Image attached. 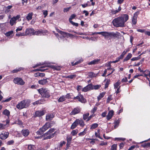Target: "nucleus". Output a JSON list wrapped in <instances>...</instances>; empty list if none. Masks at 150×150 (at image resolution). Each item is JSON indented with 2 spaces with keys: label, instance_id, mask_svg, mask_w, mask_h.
I'll list each match as a JSON object with an SVG mask.
<instances>
[{
  "label": "nucleus",
  "instance_id": "393cba45",
  "mask_svg": "<svg viewBox=\"0 0 150 150\" xmlns=\"http://www.w3.org/2000/svg\"><path fill=\"white\" fill-rule=\"evenodd\" d=\"M45 101V100L43 99H41L36 101L35 102L33 103V105L40 104L43 103Z\"/></svg>",
  "mask_w": 150,
  "mask_h": 150
},
{
  "label": "nucleus",
  "instance_id": "6e6552de",
  "mask_svg": "<svg viewBox=\"0 0 150 150\" xmlns=\"http://www.w3.org/2000/svg\"><path fill=\"white\" fill-rule=\"evenodd\" d=\"M9 134V133L8 132L3 131L0 134V138L2 140H4L8 138Z\"/></svg>",
  "mask_w": 150,
  "mask_h": 150
},
{
  "label": "nucleus",
  "instance_id": "052dcab7",
  "mask_svg": "<svg viewBox=\"0 0 150 150\" xmlns=\"http://www.w3.org/2000/svg\"><path fill=\"white\" fill-rule=\"evenodd\" d=\"M82 86L80 85H78L77 86V90L79 91H80L81 89H82Z\"/></svg>",
  "mask_w": 150,
  "mask_h": 150
},
{
  "label": "nucleus",
  "instance_id": "473e14b6",
  "mask_svg": "<svg viewBox=\"0 0 150 150\" xmlns=\"http://www.w3.org/2000/svg\"><path fill=\"white\" fill-rule=\"evenodd\" d=\"M88 76L90 78L95 77L96 76V74L92 72H88Z\"/></svg>",
  "mask_w": 150,
  "mask_h": 150
},
{
  "label": "nucleus",
  "instance_id": "c756f323",
  "mask_svg": "<svg viewBox=\"0 0 150 150\" xmlns=\"http://www.w3.org/2000/svg\"><path fill=\"white\" fill-rule=\"evenodd\" d=\"M132 55L131 53H129L126 57L124 59L123 62L129 60L132 57Z\"/></svg>",
  "mask_w": 150,
  "mask_h": 150
},
{
  "label": "nucleus",
  "instance_id": "de8ad7c7",
  "mask_svg": "<svg viewBox=\"0 0 150 150\" xmlns=\"http://www.w3.org/2000/svg\"><path fill=\"white\" fill-rule=\"evenodd\" d=\"M110 80H107L105 85V88H107L110 84Z\"/></svg>",
  "mask_w": 150,
  "mask_h": 150
},
{
  "label": "nucleus",
  "instance_id": "ddd939ff",
  "mask_svg": "<svg viewBox=\"0 0 150 150\" xmlns=\"http://www.w3.org/2000/svg\"><path fill=\"white\" fill-rule=\"evenodd\" d=\"M92 89V85L90 84L82 89V91L83 92H86Z\"/></svg>",
  "mask_w": 150,
  "mask_h": 150
},
{
  "label": "nucleus",
  "instance_id": "6e6d98bb",
  "mask_svg": "<svg viewBox=\"0 0 150 150\" xmlns=\"http://www.w3.org/2000/svg\"><path fill=\"white\" fill-rule=\"evenodd\" d=\"M118 12L116 10H112L111 11V13L112 14H116L117 13H118Z\"/></svg>",
  "mask_w": 150,
  "mask_h": 150
},
{
  "label": "nucleus",
  "instance_id": "ea45409f",
  "mask_svg": "<svg viewBox=\"0 0 150 150\" xmlns=\"http://www.w3.org/2000/svg\"><path fill=\"white\" fill-rule=\"evenodd\" d=\"M89 113H87L85 114H84L83 115V119L84 120H87L88 118V117L89 115Z\"/></svg>",
  "mask_w": 150,
  "mask_h": 150
},
{
  "label": "nucleus",
  "instance_id": "603ef678",
  "mask_svg": "<svg viewBox=\"0 0 150 150\" xmlns=\"http://www.w3.org/2000/svg\"><path fill=\"white\" fill-rule=\"evenodd\" d=\"M137 30L138 32H141V33H145L146 31H145V30L144 29H138Z\"/></svg>",
  "mask_w": 150,
  "mask_h": 150
},
{
  "label": "nucleus",
  "instance_id": "69168bd1",
  "mask_svg": "<svg viewBox=\"0 0 150 150\" xmlns=\"http://www.w3.org/2000/svg\"><path fill=\"white\" fill-rule=\"evenodd\" d=\"M71 7L64 8V12H67L68 11L69 9Z\"/></svg>",
  "mask_w": 150,
  "mask_h": 150
},
{
  "label": "nucleus",
  "instance_id": "f8f14e48",
  "mask_svg": "<svg viewBox=\"0 0 150 150\" xmlns=\"http://www.w3.org/2000/svg\"><path fill=\"white\" fill-rule=\"evenodd\" d=\"M47 30H38V31H35L34 33V35H41L42 34L44 35L46 32Z\"/></svg>",
  "mask_w": 150,
  "mask_h": 150
},
{
  "label": "nucleus",
  "instance_id": "dca6fc26",
  "mask_svg": "<svg viewBox=\"0 0 150 150\" xmlns=\"http://www.w3.org/2000/svg\"><path fill=\"white\" fill-rule=\"evenodd\" d=\"M114 111L112 110H110L109 111L107 115L106 116V118L108 120H109L111 118L113 115Z\"/></svg>",
  "mask_w": 150,
  "mask_h": 150
},
{
  "label": "nucleus",
  "instance_id": "49530a36",
  "mask_svg": "<svg viewBox=\"0 0 150 150\" xmlns=\"http://www.w3.org/2000/svg\"><path fill=\"white\" fill-rule=\"evenodd\" d=\"M120 83L117 81L116 83L114 84V87L115 88H118V86L120 85Z\"/></svg>",
  "mask_w": 150,
  "mask_h": 150
},
{
  "label": "nucleus",
  "instance_id": "4d7b16f0",
  "mask_svg": "<svg viewBox=\"0 0 150 150\" xmlns=\"http://www.w3.org/2000/svg\"><path fill=\"white\" fill-rule=\"evenodd\" d=\"M70 23L73 25H75L76 27H77L78 26V23H74L72 21H71Z\"/></svg>",
  "mask_w": 150,
  "mask_h": 150
},
{
  "label": "nucleus",
  "instance_id": "c85d7f7f",
  "mask_svg": "<svg viewBox=\"0 0 150 150\" xmlns=\"http://www.w3.org/2000/svg\"><path fill=\"white\" fill-rule=\"evenodd\" d=\"M66 97L64 96H62L60 97L58 100L59 102H62L65 100Z\"/></svg>",
  "mask_w": 150,
  "mask_h": 150
},
{
  "label": "nucleus",
  "instance_id": "680f3d73",
  "mask_svg": "<svg viewBox=\"0 0 150 150\" xmlns=\"http://www.w3.org/2000/svg\"><path fill=\"white\" fill-rule=\"evenodd\" d=\"M72 139V137H67V142H70Z\"/></svg>",
  "mask_w": 150,
  "mask_h": 150
},
{
  "label": "nucleus",
  "instance_id": "20e7f679",
  "mask_svg": "<svg viewBox=\"0 0 150 150\" xmlns=\"http://www.w3.org/2000/svg\"><path fill=\"white\" fill-rule=\"evenodd\" d=\"M55 130L54 128H51L47 132L44 134L43 136L44 137V140L48 139H50L54 137V133H52Z\"/></svg>",
  "mask_w": 150,
  "mask_h": 150
},
{
  "label": "nucleus",
  "instance_id": "58836bf2",
  "mask_svg": "<svg viewBox=\"0 0 150 150\" xmlns=\"http://www.w3.org/2000/svg\"><path fill=\"white\" fill-rule=\"evenodd\" d=\"M98 124L97 123H94L93 124L91 125V129H95L96 128L98 127Z\"/></svg>",
  "mask_w": 150,
  "mask_h": 150
},
{
  "label": "nucleus",
  "instance_id": "8fccbe9b",
  "mask_svg": "<svg viewBox=\"0 0 150 150\" xmlns=\"http://www.w3.org/2000/svg\"><path fill=\"white\" fill-rule=\"evenodd\" d=\"M14 143V141L12 140L8 141L7 142V144L8 145H10Z\"/></svg>",
  "mask_w": 150,
  "mask_h": 150
},
{
  "label": "nucleus",
  "instance_id": "a211bd4d",
  "mask_svg": "<svg viewBox=\"0 0 150 150\" xmlns=\"http://www.w3.org/2000/svg\"><path fill=\"white\" fill-rule=\"evenodd\" d=\"M40 65H43L40 67V68H44L46 67H49L47 63H44V64H41V63H40L39 64H37L34 67H33V68H35Z\"/></svg>",
  "mask_w": 150,
  "mask_h": 150
},
{
  "label": "nucleus",
  "instance_id": "f3484780",
  "mask_svg": "<svg viewBox=\"0 0 150 150\" xmlns=\"http://www.w3.org/2000/svg\"><path fill=\"white\" fill-rule=\"evenodd\" d=\"M22 135L24 137L27 136L29 134V131L28 129H23L21 132Z\"/></svg>",
  "mask_w": 150,
  "mask_h": 150
},
{
  "label": "nucleus",
  "instance_id": "37998d69",
  "mask_svg": "<svg viewBox=\"0 0 150 150\" xmlns=\"http://www.w3.org/2000/svg\"><path fill=\"white\" fill-rule=\"evenodd\" d=\"M76 75L75 74L70 75L68 76H67V78L69 79H73L74 78L76 77Z\"/></svg>",
  "mask_w": 150,
  "mask_h": 150
},
{
  "label": "nucleus",
  "instance_id": "5701e85b",
  "mask_svg": "<svg viewBox=\"0 0 150 150\" xmlns=\"http://www.w3.org/2000/svg\"><path fill=\"white\" fill-rule=\"evenodd\" d=\"M48 79H46L39 80L38 81V83L42 85L45 84L46 83L48 82Z\"/></svg>",
  "mask_w": 150,
  "mask_h": 150
},
{
  "label": "nucleus",
  "instance_id": "9d476101",
  "mask_svg": "<svg viewBox=\"0 0 150 150\" xmlns=\"http://www.w3.org/2000/svg\"><path fill=\"white\" fill-rule=\"evenodd\" d=\"M20 16L17 15L15 17H13L12 18L10 21V23L11 25H13L16 23V21L20 18Z\"/></svg>",
  "mask_w": 150,
  "mask_h": 150
},
{
  "label": "nucleus",
  "instance_id": "a19ab883",
  "mask_svg": "<svg viewBox=\"0 0 150 150\" xmlns=\"http://www.w3.org/2000/svg\"><path fill=\"white\" fill-rule=\"evenodd\" d=\"M76 16V15L74 14H72L69 18V21L70 23L71 21H72L71 20L72 19L74 18Z\"/></svg>",
  "mask_w": 150,
  "mask_h": 150
},
{
  "label": "nucleus",
  "instance_id": "412c9836",
  "mask_svg": "<svg viewBox=\"0 0 150 150\" xmlns=\"http://www.w3.org/2000/svg\"><path fill=\"white\" fill-rule=\"evenodd\" d=\"M44 129V130H46L48 129L49 128L51 127V124L49 122H47L43 127Z\"/></svg>",
  "mask_w": 150,
  "mask_h": 150
},
{
  "label": "nucleus",
  "instance_id": "bb28decb",
  "mask_svg": "<svg viewBox=\"0 0 150 150\" xmlns=\"http://www.w3.org/2000/svg\"><path fill=\"white\" fill-rule=\"evenodd\" d=\"M77 121L78 124H79L80 126L83 127L84 125L85 124L82 120H79V119H77Z\"/></svg>",
  "mask_w": 150,
  "mask_h": 150
},
{
  "label": "nucleus",
  "instance_id": "a878e982",
  "mask_svg": "<svg viewBox=\"0 0 150 150\" xmlns=\"http://www.w3.org/2000/svg\"><path fill=\"white\" fill-rule=\"evenodd\" d=\"M78 125V121H77V120L75 121L72 124L71 127V129H73L75 128Z\"/></svg>",
  "mask_w": 150,
  "mask_h": 150
},
{
  "label": "nucleus",
  "instance_id": "f704fd0d",
  "mask_svg": "<svg viewBox=\"0 0 150 150\" xmlns=\"http://www.w3.org/2000/svg\"><path fill=\"white\" fill-rule=\"evenodd\" d=\"M105 93L104 92L100 93L99 96L98 97V101L104 96Z\"/></svg>",
  "mask_w": 150,
  "mask_h": 150
},
{
  "label": "nucleus",
  "instance_id": "1a4fd4ad",
  "mask_svg": "<svg viewBox=\"0 0 150 150\" xmlns=\"http://www.w3.org/2000/svg\"><path fill=\"white\" fill-rule=\"evenodd\" d=\"M34 30L32 28H28L25 30V36L28 35H34Z\"/></svg>",
  "mask_w": 150,
  "mask_h": 150
},
{
  "label": "nucleus",
  "instance_id": "2eb2a0df",
  "mask_svg": "<svg viewBox=\"0 0 150 150\" xmlns=\"http://www.w3.org/2000/svg\"><path fill=\"white\" fill-rule=\"evenodd\" d=\"M139 14V12H136L134 14L132 20V23L134 25H135L137 23V17Z\"/></svg>",
  "mask_w": 150,
  "mask_h": 150
},
{
  "label": "nucleus",
  "instance_id": "0eeeda50",
  "mask_svg": "<svg viewBox=\"0 0 150 150\" xmlns=\"http://www.w3.org/2000/svg\"><path fill=\"white\" fill-rule=\"evenodd\" d=\"M13 81L14 83L18 85H23L25 84V82L21 78H15L14 79Z\"/></svg>",
  "mask_w": 150,
  "mask_h": 150
},
{
  "label": "nucleus",
  "instance_id": "39448f33",
  "mask_svg": "<svg viewBox=\"0 0 150 150\" xmlns=\"http://www.w3.org/2000/svg\"><path fill=\"white\" fill-rule=\"evenodd\" d=\"M28 106V103L25 100H23L16 105V107L18 109H22L26 108Z\"/></svg>",
  "mask_w": 150,
  "mask_h": 150
},
{
  "label": "nucleus",
  "instance_id": "79ce46f5",
  "mask_svg": "<svg viewBox=\"0 0 150 150\" xmlns=\"http://www.w3.org/2000/svg\"><path fill=\"white\" fill-rule=\"evenodd\" d=\"M21 68H19L18 69H16L13 70L12 71V72L13 73H16L18 71H20V70H21Z\"/></svg>",
  "mask_w": 150,
  "mask_h": 150
},
{
  "label": "nucleus",
  "instance_id": "2f4dec72",
  "mask_svg": "<svg viewBox=\"0 0 150 150\" xmlns=\"http://www.w3.org/2000/svg\"><path fill=\"white\" fill-rule=\"evenodd\" d=\"M87 130V129L86 128L83 131L79 133L78 135L80 136H82L86 134V132Z\"/></svg>",
  "mask_w": 150,
  "mask_h": 150
},
{
  "label": "nucleus",
  "instance_id": "3c124183",
  "mask_svg": "<svg viewBox=\"0 0 150 150\" xmlns=\"http://www.w3.org/2000/svg\"><path fill=\"white\" fill-rule=\"evenodd\" d=\"M100 87V85H96L94 86V89L95 90L98 89Z\"/></svg>",
  "mask_w": 150,
  "mask_h": 150
},
{
  "label": "nucleus",
  "instance_id": "7c9ffc66",
  "mask_svg": "<svg viewBox=\"0 0 150 150\" xmlns=\"http://www.w3.org/2000/svg\"><path fill=\"white\" fill-rule=\"evenodd\" d=\"M33 13H29L26 17L28 21L31 20L32 18Z\"/></svg>",
  "mask_w": 150,
  "mask_h": 150
},
{
  "label": "nucleus",
  "instance_id": "4c0bfd02",
  "mask_svg": "<svg viewBox=\"0 0 150 150\" xmlns=\"http://www.w3.org/2000/svg\"><path fill=\"white\" fill-rule=\"evenodd\" d=\"M78 132V130L76 129L73 130L71 132V133L73 136H74L77 134Z\"/></svg>",
  "mask_w": 150,
  "mask_h": 150
},
{
  "label": "nucleus",
  "instance_id": "bf43d9fd",
  "mask_svg": "<svg viewBox=\"0 0 150 150\" xmlns=\"http://www.w3.org/2000/svg\"><path fill=\"white\" fill-rule=\"evenodd\" d=\"M95 135L96 137H98V138H99L101 139H102V138L100 136L99 133H98L96 132L95 133Z\"/></svg>",
  "mask_w": 150,
  "mask_h": 150
},
{
  "label": "nucleus",
  "instance_id": "c03bdc74",
  "mask_svg": "<svg viewBox=\"0 0 150 150\" xmlns=\"http://www.w3.org/2000/svg\"><path fill=\"white\" fill-rule=\"evenodd\" d=\"M16 36H25V33H19L16 34Z\"/></svg>",
  "mask_w": 150,
  "mask_h": 150
},
{
  "label": "nucleus",
  "instance_id": "864d4df0",
  "mask_svg": "<svg viewBox=\"0 0 150 150\" xmlns=\"http://www.w3.org/2000/svg\"><path fill=\"white\" fill-rule=\"evenodd\" d=\"M5 125L3 124L0 123V130L4 129Z\"/></svg>",
  "mask_w": 150,
  "mask_h": 150
},
{
  "label": "nucleus",
  "instance_id": "cd10ccee",
  "mask_svg": "<svg viewBox=\"0 0 150 150\" xmlns=\"http://www.w3.org/2000/svg\"><path fill=\"white\" fill-rule=\"evenodd\" d=\"M35 147L33 145L29 144L28 145V150H35Z\"/></svg>",
  "mask_w": 150,
  "mask_h": 150
},
{
  "label": "nucleus",
  "instance_id": "4468645a",
  "mask_svg": "<svg viewBox=\"0 0 150 150\" xmlns=\"http://www.w3.org/2000/svg\"><path fill=\"white\" fill-rule=\"evenodd\" d=\"M45 113V111L44 110L41 111H37L35 112V115L37 117H40L43 115Z\"/></svg>",
  "mask_w": 150,
  "mask_h": 150
},
{
  "label": "nucleus",
  "instance_id": "4be33fe9",
  "mask_svg": "<svg viewBox=\"0 0 150 150\" xmlns=\"http://www.w3.org/2000/svg\"><path fill=\"white\" fill-rule=\"evenodd\" d=\"M54 117V115L53 114H48L46 116V119L47 120H51Z\"/></svg>",
  "mask_w": 150,
  "mask_h": 150
},
{
  "label": "nucleus",
  "instance_id": "09e8293b",
  "mask_svg": "<svg viewBox=\"0 0 150 150\" xmlns=\"http://www.w3.org/2000/svg\"><path fill=\"white\" fill-rule=\"evenodd\" d=\"M57 31L60 34L62 35L63 36H64V33H65V32H63L62 31H60L59 29H56Z\"/></svg>",
  "mask_w": 150,
  "mask_h": 150
},
{
  "label": "nucleus",
  "instance_id": "f03ea898",
  "mask_svg": "<svg viewBox=\"0 0 150 150\" xmlns=\"http://www.w3.org/2000/svg\"><path fill=\"white\" fill-rule=\"evenodd\" d=\"M119 33H116L113 32H108L104 31L103 36L104 37L105 39L109 38L110 39L113 38H118L119 36Z\"/></svg>",
  "mask_w": 150,
  "mask_h": 150
},
{
  "label": "nucleus",
  "instance_id": "f257e3e1",
  "mask_svg": "<svg viewBox=\"0 0 150 150\" xmlns=\"http://www.w3.org/2000/svg\"><path fill=\"white\" fill-rule=\"evenodd\" d=\"M128 16L124 14L121 17L114 19L112 21L113 25L116 27H125V23L128 19Z\"/></svg>",
  "mask_w": 150,
  "mask_h": 150
},
{
  "label": "nucleus",
  "instance_id": "13d9d810",
  "mask_svg": "<svg viewBox=\"0 0 150 150\" xmlns=\"http://www.w3.org/2000/svg\"><path fill=\"white\" fill-rule=\"evenodd\" d=\"M11 97H10L9 98H7V99H6V100H2V102L3 103V102H8V101H9L10 100H11Z\"/></svg>",
  "mask_w": 150,
  "mask_h": 150
},
{
  "label": "nucleus",
  "instance_id": "5fc2aeb1",
  "mask_svg": "<svg viewBox=\"0 0 150 150\" xmlns=\"http://www.w3.org/2000/svg\"><path fill=\"white\" fill-rule=\"evenodd\" d=\"M66 97V98H67L68 99H70L71 98V95L70 93H67V95L65 96Z\"/></svg>",
  "mask_w": 150,
  "mask_h": 150
},
{
  "label": "nucleus",
  "instance_id": "e433bc0d",
  "mask_svg": "<svg viewBox=\"0 0 150 150\" xmlns=\"http://www.w3.org/2000/svg\"><path fill=\"white\" fill-rule=\"evenodd\" d=\"M67 36H68L69 37H73V36H74V35L71 34H70L67 33L65 32L63 37H65Z\"/></svg>",
  "mask_w": 150,
  "mask_h": 150
},
{
  "label": "nucleus",
  "instance_id": "e2e57ef3",
  "mask_svg": "<svg viewBox=\"0 0 150 150\" xmlns=\"http://www.w3.org/2000/svg\"><path fill=\"white\" fill-rule=\"evenodd\" d=\"M122 82H126L127 81V78L126 77L123 78L121 81Z\"/></svg>",
  "mask_w": 150,
  "mask_h": 150
},
{
  "label": "nucleus",
  "instance_id": "aec40b11",
  "mask_svg": "<svg viewBox=\"0 0 150 150\" xmlns=\"http://www.w3.org/2000/svg\"><path fill=\"white\" fill-rule=\"evenodd\" d=\"M5 35L7 37H10V38H12L13 36V31L12 30L8 31L6 33Z\"/></svg>",
  "mask_w": 150,
  "mask_h": 150
},
{
  "label": "nucleus",
  "instance_id": "9b49d317",
  "mask_svg": "<svg viewBox=\"0 0 150 150\" xmlns=\"http://www.w3.org/2000/svg\"><path fill=\"white\" fill-rule=\"evenodd\" d=\"M81 111L79 108L77 107L74 108L70 113L71 115H75L79 113Z\"/></svg>",
  "mask_w": 150,
  "mask_h": 150
},
{
  "label": "nucleus",
  "instance_id": "a18cd8bd",
  "mask_svg": "<svg viewBox=\"0 0 150 150\" xmlns=\"http://www.w3.org/2000/svg\"><path fill=\"white\" fill-rule=\"evenodd\" d=\"M117 145L116 144H114L111 146V150H116Z\"/></svg>",
  "mask_w": 150,
  "mask_h": 150
},
{
  "label": "nucleus",
  "instance_id": "338daca9",
  "mask_svg": "<svg viewBox=\"0 0 150 150\" xmlns=\"http://www.w3.org/2000/svg\"><path fill=\"white\" fill-rule=\"evenodd\" d=\"M112 100L111 96H109L107 100V102L108 103L111 100Z\"/></svg>",
  "mask_w": 150,
  "mask_h": 150
},
{
  "label": "nucleus",
  "instance_id": "7ed1b4c3",
  "mask_svg": "<svg viewBox=\"0 0 150 150\" xmlns=\"http://www.w3.org/2000/svg\"><path fill=\"white\" fill-rule=\"evenodd\" d=\"M41 96L46 98H49L50 96V91L46 88H41L38 90Z\"/></svg>",
  "mask_w": 150,
  "mask_h": 150
},
{
  "label": "nucleus",
  "instance_id": "b1692460",
  "mask_svg": "<svg viewBox=\"0 0 150 150\" xmlns=\"http://www.w3.org/2000/svg\"><path fill=\"white\" fill-rule=\"evenodd\" d=\"M45 131L44 128L42 127L37 132V133L38 135H41L43 134Z\"/></svg>",
  "mask_w": 150,
  "mask_h": 150
},
{
  "label": "nucleus",
  "instance_id": "423d86ee",
  "mask_svg": "<svg viewBox=\"0 0 150 150\" xmlns=\"http://www.w3.org/2000/svg\"><path fill=\"white\" fill-rule=\"evenodd\" d=\"M73 99L74 100L77 99L78 101L82 103H85L86 101V99L84 98L83 96L80 93H79L78 96L74 97Z\"/></svg>",
  "mask_w": 150,
  "mask_h": 150
},
{
  "label": "nucleus",
  "instance_id": "6ab92c4d",
  "mask_svg": "<svg viewBox=\"0 0 150 150\" xmlns=\"http://www.w3.org/2000/svg\"><path fill=\"white\" fill-rule=\"evenodd\" d=\"M100 59H95L88 63V65H92L98 64L100 63Z\"/></svg>",
  "mask_w": 150,
  "mask_h": 150
},
{
  "label": "nucleus",
  "instance_id": "774afa93",
  "mask_svg": "<svg viewBox=\"0 0 150 150\" xmlns=\"http://www.w3.org/2000/svg\"><path fill=\"white\" fill-rule=\"evenodd\" d=\"M135 148V146L133 145L131 146L128 149V150H133Z\"/></svg>",
  "mask_w": 150,
  "mask_h": 150
},
{
  "label": "nucleus",
  "instance_id": "c9c22d12",
  "mask_svg": "<svg viewBox=\"0 0 150 150\" xmlns=\"http://www.w3.org/2000/svg\"><path fill=\"white\" fill-rule=\"evenodd\" d=\"M119 123L120 121L119 120H117L115 122H114L115 124L114 127L115 129L117 128L118 126Z\"/></svg>",
  "mask_w": 150,
  "mask_h": 150
},
{
  "label": "nucleus",
  "instance_id": "0e129e2a",
  "mask_svg": "<svg viewBox=\"0 0 150 150\" xmlns=\"http://www.w3.org/2000/svg\"><path fill=\"white\" fill-rule=\"evenodd\" d=\"M43 14L45 15V17L47 15V11H43Z\"/></svg>",
  "mask_w": 150,
  "mask_h": 150
},
{
  "label": "nucleus",
  "instance_id": "72a5a7b5",
  "mask_svg": "<svg viewBox=\"0 0 150 150\" xmlns=\"http://www.w3.org/2000/svg\"><path fill=\"white\" fill-rule=\"evenodd\" d=\"M3 113L8 117H9L10 115V112L7 110H5L3 112Z\"/></svg>",
  "mask_w": 150,
  "mask_h": 150
}]
</instances>
